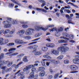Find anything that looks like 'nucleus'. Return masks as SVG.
<instances>
[{"instance_id":"f257e3e1","label":"nucleus","mask_w":79,"mask_h":79,"mask_svg":"<svg viewBox=\"0 0 79 79\" xmlns=\"http://www.w3.org/2000/svg\"><path fill=\"white\" fill-rule=\"evenodd\" d=\"M11 23H12V24H17V22L15 20H13L12 21V19H11L8 18L6 21H4L3 23L5 28L10 27L11 26Z\"/></svg>"},{"instance_id":"f03ea898","label":"nucleus","mask_w":79,"mask_h":79,"mask_svg":"<svg viewBox=\"0 0 79 79\" xmlns=\"http://www.w3.org/2000/svg\"><path fill=\"white\" fill-rule=\"evenodd\" d=\"M35 30L32 28H28L25 31V35H26L29 36V35H31L32 33H34Z\"/></svg>"},{"instance_id":"7ed1b4c3","label":"nucleus","mask_w":79,"mask_h":79,"mask_svg":"<svg viewBox=\"0 0 79 79\" xmlns=\"http://www.w3.org/2000/svg\"><path fill=\"white\" fill-rule=\"evenodd\" d=\"M69 50L68 47H66L65 49L64 46H61L57 48V50L59 52H61V53H64L66 52V51Z\"/></svg>"},{"instance_id":"20e7f679","label":"nucleus","mask_w":79,"mask_h":79,"mask_svg":"<svg viewBox=\"0 0 79 79\" xmlns=\"http://www.w3.org/2000/svg\"><path fill=\"white\" fill-rule=\"evenodd\" d=\"M15 31L16 30L15 28L12 29L11 31H10V29H6L3 32V34H7L9 33L10 34H13Z\"/></svg>"},{"instance_id":"39448f33","label":"nucleus","mask_w":79,"mask_h":79,"mask_svg":"<svg viewBox=\"0 0 79 79\" xmlns=\"http://www.w3.org/2000/svg\"><path fill=\"white\" fill-rule=\"evenodd\" d=\"M0 68L3 69L2 74H3L5 73V72H6V73L9 72L8 69L6 67L3 66V64H0Z\"/></svg>"},{"instance_id":"423d86ee","label":"nucleus","mask_w":79,"mask_h":79,"mask_svg":"<svg viewBox=\"0 0 79 79\" xmlns=\"http://www.w3.org/2000/svg\"><path fill=\"white\" fill-rule=\"evenodd\" d=\"M15 41L17 44H25L28 43V42H24L23 40H17Z\"/></svg>"},{"instance_id":"0eeeda50","label":"nucleus","mask_w":79,"mask_h":79,"mask_svg":"<svg viewBox=\"0 0 79 79\" xmlns=\"http://www.w3.org/2000/svg\"><path fill=\"white\" fill-rule=\"evenodd\" d=\"M35 66L32 65H27L26 66V68H25L23 69V71L25 72L27 70H29V69H31V68H34Z\"/></svg>"},{"instance_id":"6e6552de","label":"nucleus","mask_w":79,"mask_h":79,"mask_svg":"<svg viewBox=\"0 0 79 79\" xmlns=\"http://www.w3.org/2000/svg\"><path fill=\"white\" fill-rule=\"evenodd\" d=\"M24 32H25V31L24 30H22L17 32V34L19 35V36L20 37H23V35L24 34Z\"/></svg>"},{"instance_id":"1a4fd4ad","label":"nucleus","mask_w":79,"mask_h":79,"mask_svg":"<svg viewBox=\"0 0 79 79\" xmlns=\"http://www.w3.org/2000/svg\"><path fill=\"white\" fill-rule=\"evenodd\" d=\"M2 63L3 64H4L6 63V64L7 66L8 67H10V66H11L12 64H13V62H10L9 61H7L5 62L4 61H3Z\"/></svg>"},{"instance_id":"9d476101","label":"nucleus","mask_w":79,"mask_h":79,"mask_svg":"<svg viewBox=\"0 0 79 79\" xmlns=\"http://www.w3.org/2000/svg\"><path fill=\"white\" fill-rule=\"evenodd\" d=\"M35 30H36V31H39L40 29L43 30L44 31H46V29H45V28L42 27H40L37 26H35Z\"/></svg>"},{"instance_id":"9b49d317","label":"nucleus","mask_w":79,"mask_h":79,"mask_svg":"<svg viewBox=\"0 0 79 79\" xmlns=\"http://www.w3.org/2000/svg\"><path fill=\"white\" fill-rule=\"evenodd\" d=\"M46 46L49 48H53L55 47V44L53 43H49L46 44Z\"/></svg>"},{"instance_id":"f8f14e48","label":"nucleus","mask_w":79,"mask_h":79,"mask_svg":"<svg viewBox=\"0 0 79 79\" xmlns=\"http://www.w3.org/2000/svg\"><path fill=\"white\" fill-rule=\"evenodd\" d=\"M70 68L72 71H74L77 69V67L76 65H73L70 66Z\"/></svg>"},{"instance_id":"ddd939ff","label":"nucleus","mask_w":79,"mask_h":79,"mask_svg":"<svg viewBox=\"0 0 79 79\" xmlns=\"http://www.w3.org/2000/svg\"><path fill=\"white\" fill-rule=\"evenodd\" d=\"M51 52L52 53L54 54V55H58L59 53V51L58 50L57 51L55 50H51Z\"/></svg>"},{"instance_id":"4468645a","label":"nucleus","mask_w":79,"mask_h":79,"mask_svg":"<svg viewBox=\"0 0 79 79\" xmlns=\"http://www.w3.org/2000/svg\"><path fill=\"white\" fill-rule=\"evenodd\" d=\"M45 72L44 71H43L40 73L39 76L40 77H43V76H45Z\"/></svg>"},{"instance_id":"2eb2a0df","label":"nucleus","mask_w":79,"mask_h":79,"mask_svg":"<svg viewBox=\"0 0 79 79\" xmlns=\"http://www.w3.org/2000/svg\"><path fill=\"white\" fill-rule=\"evenodd\" d=\"M36 10H38V11H41L43 12H44V13H47V11L45 9H40L39 8H36Z\"/></svg>"},{"instance_id":"dca6fc26","label":"nucleus","mask_w":79,"mask_h":79,"mask_svg":"<svg viewBox=\"0 0 79 79\" xmlns=\"http://www.w3.org/2000/svg\"><path fill=\"white\" fill-rule=\"evenodd\" d=\"M34 72H32L30 73V75L29 77V78L30 79H32L34 77Z\"/></svg>"},{"instance_id":"f3484780","label":"nucleus","mask_w":79,"mask_h":79,"mask_svg":"<svg viewBox=\"0 0 79 79\" xmlns=\"http://www.w3.org/2000/svg\"><path fill=\"white\" fill-rule=\"evenodd\" d=\"M12 34H7V35H5V37L6 38H11V37H13V35Z\"/></svg>"},{"instance_id":"a211bd4d","label":"nucleus","mask_w":79,"mask_h":79,"mask_svg":"<svg viewBox=\"0 0 79 79\" xmlns=\"http://www.w3.org/2000/svg\"><path fill=\"white\" fill-rule=\"evenodd\" d=\"M54 26L53 25H49L47 26V27L46 28H44V29H46V31L48 29L49 27H54Z\"/></svg>"},{"instance_id":"6ab92c4d","label":"nucleus","mask_w":79,"mask_h":79,"mask_svg":"<svg viewBox=\"0 0 79 79\" xmlns=\"http://www.w3.org/2000/svg\"><path fill=\"white\" fill-rule=\"evenodd\" d=\"M59 43H68V41H65L64 40H59L58 41Z\"/></svg>"},{"instance_id":"aec40b11","label":"nucleus","mask_w":79,"mask_h":79,"mask_svg":"<svg viewBox=\"0 0 79 79\" xmlns=\"http://www.w3.org/2000/svg\"><path fill=\"white\" fill-rule=\"evenodd\" d=\"M3 39L2 38H0V45H2L5 44V43H3Z\"/></svg>"},{"instance_id":"412c9836","label":"nucleus","mask_w":79,"mask_h":79,"mask_svg":"<svg viewBox=\"0 0 79 79\" xmlns=\"http://www.w3.org/2000/svg\"><path fill=\"white\" fill-rule=\"evenodd\" d=\"M42 54V52L41 51H38V52H35V55H40Z\"/></svg>"},{"instance_id":"4be33fe9","label":"nucleus","mask_w":79,"mask_h":79,"mask_svg":"<svg viewBox=\"0 0 79 79\" xmlns=\"http://www.w3.org/2000/svg\"><path fill=\"white\" fill-rule=\"evenodd\" d=\"M48 50V48L44 47H43L42 48V50L43 51V52H46V51H47V50Z\"/></svg>"},{"instance_id":"5701e85b","label":"nucleus","mask_w":79,"mask_h":79,"mask_svg":"<svg viewBox=\"0 0 79 79\" xmlns=\"http://www.w3.org/2000/svg\"><path fill=\"white\" fill-rule=\"evenodd\" d=\"M43 62H42L41 63H42V65L43 66H45V62H44V61H46V60H46V59H42Z\"/></svg>"},{"instance_id":"b1692460","label":"nucleus","mask_w":79,"mask_h":79,"mask_svg":"<svg viewBox=\"0 0 79 79\" xmlns=\"http://www.w3.org/2000/svg\"><path fill=\"white\" fill-rule=\"evenodd\" d=\"M77 59H78V58H77V56H76V59H74L73 60V61L74 63H77Z\"/></svg>"},{"instance_id":"393cba45","label":"nucleus","mask_w":79,"mask_h":79,"mask_svg":"<svg viewBox=\"0 0 79 79\" xmlns=\"http://www.w3.org/2000/svg\"><path fill=\"white\" fill-rule=\"evenodd\" d=\"M35 64H34V65L33 66H37L39 65V64H38L40 63V62L39 61H35Z\"/></svg>"},{"instance_id":"a878e982","label":"nucleus","mask_w":79,"mask_h":79,"mask_svg":"<svg viewBox=\"0 0 79 79\" xmlns=\"http://www.w3.org/2000/svg\"><path fill=\"white\" fill-rule=\"evenodd\" d=\"M44 57L45 58H46L47 59H51V57L50 56H48V55H44Z\"/></svg>"},{"instance_id":"bb28decb","label":"nucleus","mask_w":79,"mask_h":79,"mask_svg":"<svg viewBox=\"0 0 79 79\" xmlns=\"http://www.w3.org/2000/svg\"><path fill=\"white\" fill-rule=\"evenodd\" d=\"M63 55H60L57 58V60H61V59H63Z\"/></svg>"},{"instance_id":"cd10ccee","label":"nucleus","mask_w":79,"mask_h":79,"mask_svg":"<svg viewBox=\"0 0 79 79\" xmlns=\"http://www.w3.org/2000/svg\"><path fill=\"white\" fill-rule=\"evenodd\" d=\"M64 12L65 13H71V11L69 10L65 9L64 10Z\"/></svg>"},{"instance_id":"c85d7f7f","label":"nucleus","mask_w":79,"mask_h":79,"mask_svg":"<svg viewBox=\"0 0 79 79\" xmlns=\"http://www.w3.org/2000/svg\"><path fill=\"white\" fill-rule=\"evenodd\" d=\"M55 35L56 37H59V36H60V33L59 32H57V31L55 33Z\"/></svg>"},{"instance_id":"c756f323","label":"nucleus","mask_w":79,"mask_h":79,"mask_svg":"<svg viewBox=\"0 0 79 79\" xmlns=\"http://www.w3.org/2000/svg\"><path fill=\"white\" fill-rule=\"evenodd\" d=\"M23 60L24 62H28V60L27 59V57L25 56L23 59Z\"/></svg>"},{"instance_id":"7c9ffc66","label":"nucleus","mask_w":79,"mask_h":79,"mask_svg":"<svg viewBox=\"0 0 79 79\" xmlns=\"http://www.w3.org/2000/svg\"><path fill=\"white\" fill-rule=\"evenodd\" d=\"M16 50V49L15 48H12L9 49L8 51L9 52H11V51H15V50Z\"/></svg>"},{"instance_id":"2f4dec72","label":"nucleus","mask_w":79,"mask_h":79,"mask_svg":"<svg viewBox=\"0 0 79 79\" xmlns=\"http://www.w3.org/2000/svg\"><path fill=\"white\" fill-rule=\"evenodd\" d=\"M42 5H41V7H44L45 5H46V2L44 0V2H43Z\"/></svg>"},{"instance_id":"473e14b6","label":"nucleus","mask_w":79,"mask_h":79,"mask_svg":"<svg viewBox=\"0 0 79 79\" xmlns=\"http://www.w3.org/2000/svg\"><path fill=\"white\" fill-rule=\"evenodd\" d=\"M63 31V29L61 27L58 29V32H61V31Z\"/></svg>"},{"instance_id":"72a5a7b5","label":"nucleus","mask_w":79,"mask_h":79,"mask_svg":"<svg viewBox=\"0 0 79 79\" xmlns=\"http://www.w3.org/2000/svg\"><path fill=\"white\" fill-rule=\"evenodd\" d=\"M4 57V54L2 53L0 55V60L2 59V58H3Z\"/></svg>"},{"instance_id":"f704fd0d","label":"nucleus","mask_w":79,"mask_h":79,"mask_svg":"<svg viewBox=\"0 0 79 79\" xmlns=\"http://www.w3.org/2000/svg\"><path fill=\"white\" fill-rule=\"evenodd\" d=\"M27 49H31V50H32L34 49V47L32 46H29L27 48Z\"/></svg>"},{"instance_id":"c9c22d12","label":"nucleus","mask_w":79,"mask_h":79,"mask_svg":"<svg viewBox=\"0 0 79 79\" xmlns=\"http://www.w3.org/2000/svg\"><path fill=\"white\" fill-rule=\"evenodd\" d=\"M23 37L25 39H27V40H29V39H31V37L30 36H23Z\"/></svg>"},{"instance_id":"e433bc0d","label":"nucleus","mask_w":79,"mask_h":79,"mask_svg":"<svg viewBox=\"0 0 79 79\" xmlns=\"http://www.w3.org/2000/svg\"><path fill=\"white\" fill-rule=\"evenodd\" d=\"M24 55V54H21L20 55H19L17 56V58H21Z\"/></svg>"},{"instance_id":"4c0bfd02","label":"nucleus","mask_w":79,"mask_h":79,"mask_svg":"<svg viewBox=\"0 0 79 79\" xmlns=\"http://www.w3.org/2000/svg\"><path fill=\"white\" fill-rule=\"evenodd\" d=\"M59 75V73H57L55 74L54 77V79H56V78H57V77H58Z\"/></svg>"},{"instance_id":"58836bf2","label":"nucleus","mask_w":79,"mask_h":79,"mask_svg":"<svg viewBox=\"0 0 79 79\" xmlns=\"http://www.w3.org/2000/svg\"><path fill=\"white\" fill-rule=\"evenodd\" d=\"M15 45V44L14 43H9L7 44V46H13V45Z\"/></svg>"},{"instance_id":"ea45409f","label":"nucleus","mask_w":79,"mask_h":79,"mask_svg":"<svg viewBox=\"0 0 79 79\" xmlns=\"http://www.w3.org/2000/svg\"><path fill=\"white\" fill-rule=\"evenodd\" d=\"M57 31V30L56 29V28H52V29L51 30V31H52V32H53V31Z\"/></svg>"},{"instance_id":"a19ab883","label":"nucleus","mask_w":79,"mask_h":79,"mask_svg":"<svg viewBox=\"0 0 79 79\" xmlns=\"http://www.w3.org/2000/svg\"><path fill=\"white\" fill-rule=\"evenodd\" d=\"M65 34L66 37H69L70 39H71V37L70 36V35H69V34H68L67 33H65Z\"/></svg>"},{"instance_id":"79ce46f5","label":"nucleus","mask_w":79,"mask_h":79,"mask_svg":"<svg viewBox=\"0 0 79 79\" xmlns=\"http://www.w3.org/2000/svg\"><path fill=\"white\" fill-rule=\"evenodd\" d=\"M60 38L61 39H65L66 40H69V39L64 37H61Z\"/></svg>"},{"instance_id":"37998d69","label":"nucleus","mask_w":79,"mask_h":79,"mask_svg":"<svg viewBox=\"0 0 79 79\" xmlns=\"http://www.w3.org/2000/svg\"><path fill=\"white\" fill-rule=\"evenodd\" d=\"M24 77H25V76H24V75H23L22 74L20 76V79H24Z\"/></svg>"},{"instance_id":"c03bdc74","label":"nucleus","mask_w":79,"mask_h":79,"mask_svg":"<svg viewBox=\"0 0 79 79\" xmlns=\"http://www.w3.org/2000/svg\"><path fill=\"white\" fill-rule=\"evenodd\" d=\"M24 72H21L20 73L18 74L17 75V76H21L23 74Z\"/></svg>"},{"instance_id":"a18cd8bd","label":"nucleus","mask_w":79,"mask_h":79,"mask_svg":"<svg viewBox=\"0 0 79 79\" xmlns=\"http://www.w3.org/2000/svg\"><path fill=\"white\" fill-rule=\"evenodd\" d=\"M18 55V53H15L11 54L10 55V56H15V55Z\"/></svg>"},{"instance_id":"49530a36","label":"nucleus","mask_w":79,"mask_h":79,"mask_svg":"<svg viewBox=\"0 0 79 79\" xmlns=\"http://www.w3.org/2000/svg\"><path fill=\"white\" fill-rule=\"evenodd\" d=\"M44 70H45V68L43 67H40L39 70L40 71H44Z\"/></svg>"},{"instance_id":"de8ad7c7","label":"nucleus","mask_w":79,"mask_h":79,"mask_svg":"<svg viewBox=\"0 0 79 79\" xmlns=\"http://www.w3.org/2000/svg\"><path fill=\"white\" fill-rule=\"evenodd\" d=\"M64 63L65 64H68L69 63V60H65L64 61Z\"/></svg>"},{"instance_id":"09e8293b","label":"nucleus","mask_w":79,"mask_h":79,"mask_svg":"<svg viewBox=\"0 0 79 79\" xmlns=\"http://www.w3.org/2000/svg\"><path fill=\"white\" fill-rule=\"evenodd\" d=\"M64 8L65 9H70L71 8V6L68 5V6H65Z\"/></svg>"},{"instance_id":"8fccbe9b","label":"nucleus","mask_w":79,"mask_h":79,"mask_svg":"<svg viewBox=\"0 0 79 79\" xmlns=\"http://www.w3.org/2000/svg\"><path fill=\"white\" fill-rule=\"evenodd\" d=\"M22 27H23V28H26V27H28V26L27 25H22Z\"/></svg>"},{"instance_id":"3c124183","label":"nucleus","mask_w":79,"mask_h":79,"mask_svg":"<svg viewBox=\"0 0 79 79\" xmlns=\"http://www.w3.org/2000/svg\"><path fill=\"white\" fill-rule=\"evenodd\" d=\"M36 43H37V42L35 41V42H33L32 43H30L28 44V45H32V44H36Z\"/></svg>"},{"instance_id":"603ef678","label":"nucleus","mask_w":79,"mask_h":79,"mask_svg":"<svg viewBox=\"0 0 79 79\" xmlns=\"http://www.w3.org/2000/svg\"><path fill=\"white\" fill-rule=\"evenodd\" d=\"M13 66H15V69H18V68H19V65L18 64L17 65H16V64L13 65Z\"/></svg>"},{"instance_id":"864d4df0","label":"nucleus","mask_w":79,"mask_h":79,"mask_svg":"<svg viewBox=\"0 0 79 79\" xmlns=\"http://www.w3.org/2000/svg\"><path fill=\"white\" fill-rule=\"evenodd\" d=\"M68 20V23H69V24H73L72 22H71L72 20L71 19Z\"/></svg>"},{"instance_id":"5fc2aeb1","label":"nucleus","mask_w":79,"mask_h":79,"mask_svg":"<svg viewBox=\"0 0 79 79\" xmlns=\"http://www.w3.org/2000/svg\"><path fill=\"white\" fill-rule=\"evenodd\" d=\"M39 36H40V35L39 33L36 34L35 35V37H38Z\"/></svg>"},{"instance_id":"6e6d98bb","label":"nucleus","mask_w":79,"mask_h":79,"mask_svg":"<svg viewBox=\"0 0 79 79\" xmlns=\"http://www.w3.org/2000/svg\"><path fill=\"white\" fill-rule=\"evenodd\" d=\"M14 6V4H11L10 3L9 4V7H13Z\"/></svg>"},{"instance_id":"4d7b16f0","label":"nucleus","mask_w":79,"mask_h":79,"mask_svg":"<svg viewBox=\"0 0 79 79\" xmlns=\"http://www.w3.org/2000/svg\"><path fill=\"white\" fill-rule=\"evenodd\" d=\"M15 4H17V5H19V6H21V4H20L18 2H15Z\"/></svg>"},{"instance_id":"13d9d810","label":"nucleus","mask_w":79,"mask_h":79,"mask_svg":"<svg viewBox=\"0 0 79 79\" xmlns=\"http://www.w3.org/2000/svg\"><path fill=\"white\" fill-rule=\"evenodd\" d=\"M66 16L67 18H68V19H71V17H70L69 15H66Z\"/></svg>"},{"instance_id":"bf43d9fd","label":"nucleus","mask_w":79,"mask_h":79,"mask_svg":"<svg viewBox=\"0 0 79 79\" xmlns=\"http://www.w3.org/2000/svg\"><path fill=\"white\" fill-rule=\"evenodd\" d=\"M60 62L59 61H55V64H59Z\"/></svg>"},{"instance_id":"052dcab7","label":"nucleus","mask_w":79,"mask_h":79,"mask_svg":"<svg viewBox=\"0 0 79 79\" xmlns=\"http://www.w3.org/2000/svg\"><path fill=\"white\" fill-rule=\"evenodd\" d=\"M78 73V71H74L70 72L71 73Z\"/></svg>"},{"instance_id":"680f3d73","label":"nucleus","mask_w":79,"mask_h":79,"mask_svg":"<svg viewBox=\"0 0 79 79\" xmlns=\"http://www.w3.org/2000/svg\"><path fill=\"white\" fill-rule=\"evenodd\" d=\"M36 70V69L35 68H33L31 69L32 71H35Z\"/></svg>"},{"instance_id":"e2e57ef3","label":"nucleus","mask_w":79,"mask_h":79,"mask_svg":"<svg viewBox=\"0 0 79 79\" xmlns=\"http://www.w3.org/2000/svg\"><path fill=\"white\" fill-rule=\"evenodd\" d=\"M4 30H2L0 31V34H2V33H3L4 32Z\"/></svg>"},{"instance_id":"0e129e2a","label":"nucleus","mask_w":79,"mask_h":79,"mask_svg":"<svg viewBox=\"0 0 79 79\" xmlns=\"http://www.w3.org/2000/svg\"><path fill=\"white\" fill-rule=\"evenodd\" d=\"M48 78L49 79H51L52 78V76L49 75L48 76Z\"/></svg>"},{"instance_id":"69168bd1","label":"nucleus","mask_w":79,"mask_h":79,"mask_svg":"<svg viewBox=\"0 0 79 79\" xmlns=\"http://www.w3.org/2000/svg\"><path fill=\"white\" fill-rule=\"evenodd\" d=\"M3 51L4 52H7L8 49L6 48H5L3 50Z\"/></svg>"},{"instance_id":"338daca9","label":"nucleus","mask_w":79,"mask_h":79,"mask_svg":"<svg viewBox=\"0 0 79 79\" xmlns=\"http://www.w3.org/2000/svg\"><path fill=\"white\" fill-rule=\"evenodd\" d=\"M44 0H39L38 1V2H40V3H43V2H44Z\"/></svg>"},{"instance_id":"774afa93","label":"nucleus","mask_w":79,"mask_h":79,"mask_svg":"<svg viewBox=\"0 0 79 79\" xmlns=\"http://www.w3.org/2000/svg\"><path fill=\"white\" fill-rule=\"evenodd\" d=\"M59 2L60 3H63V1H62L61 0H59Z\"/></svg>"}]
</instances>
